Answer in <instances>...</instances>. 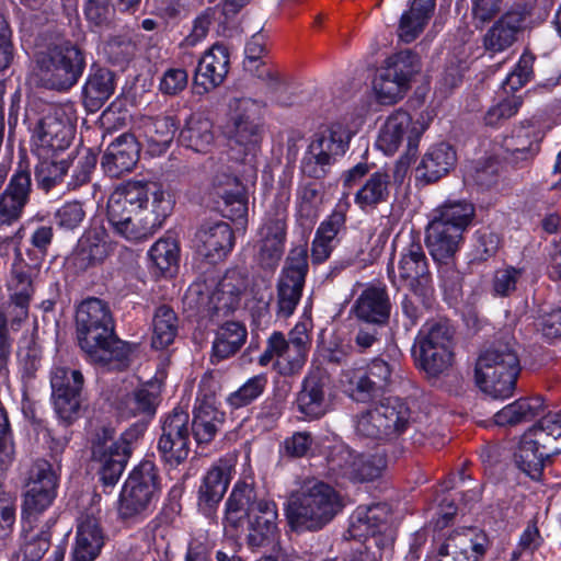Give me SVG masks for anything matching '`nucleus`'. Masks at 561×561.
<instances>
[{
    "label": "nucleus",
    "mask_w": 561,
    "mask_h": 561,
    "mask_svg": "<svg viewBox=\"0 0 561 561\" xmlns=\"http://www.w3.org/2000/svg\"><path fill=\"white\" fill-rule=\"evenodd\" d=\"M172 209L170 195L160 184L129 181L111 194L106 216L115 233L139 242L161 228Z\"/></svg>",
    "instance_id": "nucleus-1"
},
{
    "label": "nucleus",
    "mask_w": 561,
    "mask_h": 561,
    "mask_svg": "<svg viewBox=\"0 0 561 561\" xmlns=\"http://www.w3.org/2000/svg\"><path fill=\"white\" fill-rule=\"evenodd\" d=\"M108 305L99 298L83 300L76 311V332L79 346L90 360L121 368L130 354L129 345L117 337Z\"/></svg>",
    "instance_id": "nucleus-2"
},
{
    "label": "nucleus",
    "mask_w": 561,
    "mask_h": 561,
    "mask_svg": "<svg viewBox=\"0 0 561 561\" xmlns=\"http://www.w3.org/2000/svg\"><path fill=\"white\" fill-rule=\"evenodd\" d=\"M519 347L508 331L499 332L481 351L474 367L478 387L494 399L513 396L522 371Z\"/></svg>",
    "instance_id": "nucleus-3"
},
{
    "label": "nucleus",
    "mask_w": 561,
    "mask_h": 561,
    "mask_svg": "<svg viewBox=\"0 0 561 561\" xmlns=\"http://www.w3.org/2000/svg\"><path fill=\"white\" fill-rule=\"evenodd\" d=\"M342 507L341 497L334 488L312 479L305 481L290 495L286 515L294 530L316 531L329 524Z\"/></svg>",
    "instance_id": "nucleus-4"
},
{
    "label": "nucleus",
    "mask_w": 561,
    "mask_h": 561,
    "mask_svg": "<svg viewBox=\"0 0 561 561\" xmlns=\"http://www.w3.org/2000/svg\"><path fill=\"white\" fill-rule=\"evenodd\" d=\"M248 285L244 271L229 268L218 282L206 278L196 280L190 286L185 301L188 305L194 302L211 322L219 324L239 309Z\"/></svg>",
    "instance_id": "nucleus-5"
},
{
    "label": "nucleus",
    "mask_w": 561,
    "mask_h": 561,
    "mask_svg": "<svg viewBox=\"0 0 561 561\" xmlns=\"http://www.w3.org/2000/svg\"><path fill=\"white\" fill-rule=\"evenodd\" d=\"M227 139L230 158L252 165L265 135L264 104L250 98L233 99Z\"/></svg>",
    "instance_id": "nucleus-6"
},
{
    "label": "nucleus",
    "mask_w": 561,
    "mask_h": 561,
    "mask_svg": "<svg viewBox=\"0 0 561 561\" xmlns=\"http://www.w3.org/2000/svg\"><path fill=\"white\" fill-rule=\"evenodd\" d=\"M456 330L448 320L426 322L412 346L416 369L427 379L448 374L455 363Z\"/></svg>",
    "instance_id": "nucleus-7"
},
{
    "label": "nucleus",
    "mask_w": 561,
    "mask_h": 561,
    "mask_svg": "<svg viewBox=\"0 0 561 561\" xmlns=\"http://www.w3.org/2000/svg\"><path fill=\"white\" fill-rule=\"evenodd\" d=\"M561 453V410L548 412L522 436L514 453L517 468L538 480L547 460Z\"/></svg>",
    "instance_id": "nucleus-8"
},
{
    "label": "nucleus",
    "mask_w": 561,
    "mask_h": 561,
    "mask_svg": "<svg viewBox=\"0 0 561 561\" xmlns=\"http://www.w3.org/2000/svg\"><path fill=\"white\" fill-rule=\"evenodd\" d=\"M43 87L66 92L73 88L87 67V53L77 43L65 39L53 43L36 55Z\"/></svg>",
    "instance_id": "nucleus-9"
},
{
    "label": "nucleus",
    "mask_w": 561,
    "mask_h": 561,
    "mask_svg": "<svg viewBox=\"0 0 561 561\" xmlns=\"http://www.w3.org/2000/svg\"><path fill=\"white\" fill-rule=\"evenodd\" d=\"M412 412L400 398L389 397L355 416L356 434L370 439L399 437L410 426Z\"/></svg>",
    "instance_id": "nucleus-10"
},
{
    "label": "nucleus",
    "mask_w": 561,
    "mask_h": 561,
    "mask_svg": "<svg viewBox=\"0 0 561 561\" xmlns=\"http://www.w3.org/2000/svg\"><path fill=\"white\" fill-rule=\"evenodd\" d=\"M351 137V131L342 124H332L317 133L301 161V172L311 179L324 178L346 152Z\"/></svg>",
    "instance_id": "nucleus-11"
},
{
    "label": "nucleus",
    "mask_w": 561,
    "mask_h": 561,
    "mask_svg": "<svg viewBox=\"0 0 561 561\" xmlns=\"http://www.w3.org/2000/svg\"><path fill=\"white\" fill-rule=\"evenodd\" d=\"M160 489V478L153 461H141L129 474L118 502V514L123 519L145 512Z\"/></svg>",
    "instance_id": "nucleus-12"
},
{
    "label": "nucleus",
    "mask_w": 561,
    "mask_h": 561,
    "mask_svg": "<svg viewBox=\"0 0 561 561\" xmlns=\"http://www.w3.org/2000/svg\"><path fill=\"white\" fill-rule=\"evenodd\" d=\"M308 270L307 250H291L276 284L275 312L278 319L285 320L294 314L302 296Z\"/></svg>",
    "instance_id": "nucleus-13"
},
{
    "label": "nucleus",
    "mask_w": 561,
    "mask_h": 561,
    "mask_svg": "<svg viewBox=\"0 0 561 561\" xmlns=\"http://www.w3.org/2000/svg\"><path fill=\"white\" fill-rule=\"evenodd\" d=\"M84 377L79 369L57 366L50 373L51 399L58 417L67 425L79 419Z\"/></svg>",
    "instance_id": "nucleus-14"
},
{
    "label": "nucleus",
    "mask_w": 561,
    "mask_h": 561,
    "mask_svg": "<svg viewBox=\"0 0 561 561\" xmlns=\"http://www.w3.org/2000/svg\"><path fill=\"white\" fill-rule=\"evenodd\" d=\"M531 8L525 2L514 3L486 30L482 37L485 51L491 55L510 49L524 33Z\"/></svg>",
    "instance_id": "nucleus-15"
},
{
    "label": "nucleus",
    "mask_w": 561,
    "mask_h": 561,
    "mask_svg": "<svg viewBox=\"0 0 561 561\" xmlns=\"http://www.w3.org/2000/svg\"><path fill=\"white\" fill-rule=\"evenodd\" d=\"M190 415L174 409L162 425V434L158 442L161 459L171 467L183 463L190 455Z\"/></svg>",
    "instance_id": "nucleus-16"
},
{
    "label": "nucleus",
    "mask_w": 561,
    "mask_h": 561,
    "mask_svg": "<svg viewBox=\"0 0 561 561\" xmlns=\"http://www.w3.org/2000/svg\"><path fill=\"white\" fill-rule=\"evenodd\" d=\"M425 128L424 124L413 122L408 112L394 111L381 127L377 145L385 153L393 154L401 142L407 139V153L414 156Z\"/></svg>",
    "instance_id": "nucleus-17"
},
{
    "label": "nucleus",
    "mask_w": 561,
    "mask_h": 561,
    "mask_svg": "<svg viewBox=\"0 0 561 561\" xmlns=\"http://www.w3.org/2000/svg\"><path fill=\"white\" fill-rule=\"evenodd\" d=\"M72 125L57 113L43 116L34 129V153L38 158H59L73 139Z\"/></svg>",
    "instance_id": "nucleus-18"
},
{
    "label": "nucleus",
    "mask_w": 561,
    "mask_h": 561,
    "mask_svg": "<svg viewBox=\"0 0 561 561\" xmlns=\"http://www.w3.org/2000/svg\"><path fill=\"white\" fill-rule=\"evenodd\" d=\"M491 542L486 534L477 528L453 531L437 550L438 561H481Z\"/></svg>",
    "instance_id": "nucleus-19"
},
{
    "label": "nucleus",
    "mask_w": 561,
    "mask_h": 561,
    "mask_svg": "<svg viewBox=\"0 0 561 561\" xmlns=\"http://www.w3.org/2000/svg\"><path fill=\"white\" fill-rule=\"evenodd\" d=\"M161 400L162 382L157 379L149 380L123 396L117 402V410L124 417H139L134 425H144L142 436Z\"/></svg>",
    "instance_id": "nucleus-20"
},
{
    "label": "nucleus",
    "mask_w": 561,
    "mask_h": 561,
    "mask_svg": "<svg viewBox=\"0 0 561 561\" xmlns=\"http://www.w3.org/2000/svg\"><path fill=\"white\" fill-rule=\"evenodd\" d=\"M234 240L232 228L221 220H206L195 233L197 253L213 264L222 261L231 252Z\"/></svg>",
    "instance_id": "nucleus-21"
},
{
    "label": "nucleus",
    "mask_w": 561,
    "mask_h": 561,
    "mask_svg": "<svg viewBox=\"0 0 561 561\" xmlns=\"http://www.w3.org/2000/svg\"><path fill=\"white\" fill-rule=\"evenodd\" d=\"M230 67V54L222 43H215L199 58L193 82L198 93H207L221 85Z\"/></svg>",
    "instance_id": "nucleus-22"
},
{
    "label": "nucleus",
    "mask_w": 561,
    "mask_h": 561,
    "mask_svg": "<svg viewBox=\"0 0 561 561\" xmlns=\"http://www.w3.org/2000/svg\"><path fill=\"white\" fill-rule=\"evenodd\" d=\"M31 193V171L20 165L0 195V225H11L21 218Z\"/></svg>",
    "instance_id": "nucleus-23"
},
{
    "label": "nucleus",
    "mask_w": 561,
    "mask_h": 561,
    "mask_svg": "<svg viewBox=\"0 0 561 561\" xmlns=\"http://www.w3.org/2000/svg\"><path fill=\"white\" fill-rule=\"evenodd\" d=\"M37 273V265H31L22 257L20 250L15 251L12 264V289L8 310L14 313L12 321H22L27 318L31 297L34 293L33 278Z\"/></svg>",
    "instance_id": "nucleus-24"
},
{
    "label": "nucleus",
    "mask_w": 561,
    "mask_h": 561,
    "mask_svg": "<svg viewBox=\"0 0 561 561\" xmlns=\"http://www.w3.org/2000/svg\"><path fill=\"white\" fill-rule=\"evenodd\" d=\"M330 382L328 371L316 367L306 376L297 396L298 411L306 417L317 420L327 413L325 390Z\"/></svg>",
    "instance_id": "nucleus-25"
},
{
    "label": "nucleus",
    "mask_w": 561,
    "mask_h": 561,
    "mask_svg": "<svg viewBox=\"0 0 561 561\" xmlns=\"http://www.w3.org/2000/svg\"><path fill=\"white\" fill-rule=\"evenodd\" d=\"M398 277L408 287H433L428 260L420 239L412 238L398 262Z\"/></svg>",
    "instance_id": "nucleus-26"
},
{
    "label": "nucleus",
    "mask_w": 561,
    "mask_h": 561,
    "mask_svg": "<svg viewBox=\"0 0 561 561\" xmlns=\"http://www.w3.org/2000/svg\"><path fill=\"white\" fill-rule=\"evenodd\" d=\"M142 428V424L130 425L123 433L122 444H126L122 447L123 450H115L114 453H110V455H106L105 457L93 458L94 461L100 462L98 474L104 488H113L121 479L128 462V459L133 454L134 445L141 437Z\"/></svg>",
    "instance_id": "nucleus-27"
},
{
    "label": "nucleus",
    "mask_w": 561,
    "mask_h": 561,
    "mask_svg": "<svg viewBox=\"0 0 561 561\" xmlns=\"http://www.w3.org/2000/svg\"><path fill=\"white\" fill-rule=\"evenodd\" d=\"M139 144L133 134L124 133L106 148L101 165L111 178L130 172L139 159Z\"/></svg>",
    "instance_id": "nucleus-28"
},
{
    "label": "nucleus",
    "mask_w": 561,
    "mask_h": 561,
    "mask_svg": "<svg viewBox=\"0 0 561 561\" xmlns=\"http://www.w3.org/2000/svg\"><path fill=\"white\" fill-rule=\"evenodd\" d=\"M116 73L99 64H92L82 87V103L90 113L101 110L114 94Z\"/></svg>",
    "instance_id": "nucleus-29"
},
{
    "label": "nucleus",
    "mask_w": 561,
    "mask_h": 561,
    "mask_svg": "<svg viewBox=\"0 0 561 561\" xmlns=\"http://www.w3.org/2000/svg\"><path fill=\"white\" fill-rule=\"evenodd\" d=\"M392 305L385 287L369 286L355 300L352 310L356 319L364 323L387 325Z\"/></svg>",
    "instance_id": "nucleus-30"
},
{
    "label": "nucleus",
    "mask_w": 561,
    "mask_h": 561,
    "mask_svg": "<svg viewBox=\"0 0 561 561\" xmlns=\"http://www.w3.org/2000/svg\"><path fill=\"white\" fill-rule=\"evenodd\" d=\"M263 504H274V502L259 500L253 484L238 482L226 502V522L237 528L243 518L260 513Z\"/></svg>",
    "instance_id": "nucleus-31"
},
{
    "label": "nucleus",
    "mask_w": 561,
    "mask_h": 561,
    "mask_svg": "<svg viewBox=\"0 0 561 561\" xmlns=\"http://www.w3.org/2000/svg\"><path fill=\"white\" fill-rule=\"evenodd\" d=\"M463 241L459 228L447 227L438 221H430L425 230V243L435 262L454 260Z\"/></svg>",
    "instance_id": "nucleus-32"
},
{
    "label": "nucleus",
    "mask_w": 561,
    "mask_h": 561,
    "mask_svg": "<svg viewBox=\"0 0 561 561\" xmlns=\"http://www.w3.org/2000/svg\"><path fill=\"white\" fill-rule=\"evenodd\" d=\"M104 534L98 518L84 516L77 528L71 561H94L104 546Z\"/></svg>",
    "instance_id": "nucleus-33"
},
{
    "label": "nucleus",
    "mask_w": 561,
    "mask_h": 561,
    "mask_svg": "<svg viewBox=\"0 0 561 561\" xmlns=\"http://www.w3.org/2000/svg\"><path fill=\"white\" fill-rule=\"evenodd\" d=\"M230 471L231 467L224 462L207 471L198 490V506L204 514L210 515L222 500L229 485Z\"/></svg>",
    "instance_id": "nucleus-34"
},
{
    "label": "nucleus",
    "mask_w": 561,
    "mask_h": 561,
    "mask_svg": "<svg viewBox=\"0 0 561 561\" xmlns=\"http://www.w3.org/2000/svg\"><path fill=\"white\" fill-rule=\"evenodd\" d=\"M230 471L231 467L224 462L207 471L198 490V506L204 514L210 515L222 500L229 485Z\"/></svg>",
    "instance_id": "nucleus-35"
},
{
    "label": "nucleus",
    "mask_w": 561,
    "mask_h": 561,
    "mask_svg": "<svg viewBox=\"0 0 561 561\" xmlns=\"http://www.w3.org/2000/svg\"><path fill=\"white\" fill-rule=\"evenodd\" d=\"M457 161L456 151L447 142H440L428 149L416 171L426 183H434L447 175Z\"/></svg>",
    "instance_id": "nucleus-36"
},
{
    "label": "nucleus",
    "mask_w": 561,
    "mask_h": 561,
    "mask_svg": "<svg viewBox=\"0 0 561 561\" xmlns=\"http://www.w3.org/2000/svg\"><path fill=\"white\" fill-rule=\"evenodd\" d=\"M277 508L276 504H263V510L247 517L245 542L251 549H259L270 546L277 531Z\"/></svg>",
    "instance_id": "nucleus-37"
},
{
    "label": "nucleus",
    "mask_w": 561,
    "mask_h": 561,
    "mask_svg": "<svg viewBox=\"0 0 561 561\" xmlns=\"http://www.w3.org/2000/svg\"><path fill=\"white\" fill-rule=\"evenodd\" d=\"M215 341L213 342V352L210 356L211 364L227 359L236 355L247 342L248 331L245 325L239 321H221Z\"/></svg>",
    "instance_id": "nucleus-38"
},
{
    "label": "nucleus",
    "mask_w": 561,
    "mask_h": 561,
    "mask_svg": "<svg viewBox=\"0 0 561 561\" xmlns=\"http://www.w3.org/2000/svg\"><path fill=\"white\" fill-rule=\"evenodd\" d=\"M410 295H404L401 300V313H397V321L409 331L431 311L435 304L434 287H410Z\"/></svg>",
    "instance_id": "nucleus-39"
},
{
    "label": "nucleus",
    "mask_w": 561,
    "mask_h": 561,
    "mask_svg": "<svg viewBox=\"0 0 561 561\" xmlns=\"http://www.w3.org/2000/svg\"><path fill=\"white\" fill-rule=\"evenodd\" d=\"M104 238L105 230L102 228L85 230L73 253L75 265L80 270H88L103 262L108 254L107 242Z\"/></svg>",
    "instance_id": "nucleus-40"
},
{
    "label": "nucleus",
    "mask_w": 561,
    "mask_h": 561,
    "mask_svg": "<svg viewBox=\"0 0 561 561\" xmlns=\"http://www.w3.org/2000/svg\"><path fill=\"white\" fill-rule=\"evenodd\" d=\"M542 137L541 131L531 126L517 128L503 141V148L510 154L507 159L516 163L533 159L540 150Z\"/></svg>",
    "instance_id": "nucleus-41"
},
{
    "label": "nucleus",
    "mask_w": 561,
    "mask_h": 561,
    "mask_svg": "<svg viewBox=\"0 0 561 561\" xmlns=\"http://www.w3.org/2000/svg\"><path fill=\"white\" fill-rule=\"evenodd\" d=\"M225 421V413L208 401H202L194 410L191 424L192 434L197 444L210 443Z\"/></svg>",
    "instance_id": "nucleus-42"
},
{
    "label": "nucleus",
    "mask_w": 561,
    "mask_h": 561,
    "mask_svg": "<svg viewBox=\"0 0 561 561\" xmlns=\"http://www.w3.org/2000/svg\"><path fill=\"white\" fill-rule=\"evenodd\" d=\"M55 523L56 520L50 518L38 530H24L23 542L13 553L12 561H39L51 546V528Z\"/></svg>",
    "instance_id": "nucleus-43"
},
{
    "label": "nucleus",
    "mask_w": 561,
    "mask_h": 561,
    "mask_svg": "<svg viewBox=\"0 0 561 561\" xmlns=\"http://www.w3.org/2000/svg\"><path fill=\"white\" fill-rule=\"evenodd\" d=\"M391 191V176L387 172L377 171L369 175L355 194V203L363 210L375 209L388 202Z\"/></svg>",
    "instance_id": "nucleus-44"
},
{
    "label": "nucleus",
    "mask_w": 561,
    "mask_h": 561,
    "mask_svg": "<svg viewBox=\"0 0 561 561\" xmlns=\"http://www.w3.org/2000/svg\"><path fill=\"white\" fill-rule=\"evenodd\" d=\"M213 124L209 119L191 116L180 131L179 141L199 153H207L214 145Z\"/></svg>",
    "instance_id": "nucleus-45"
},
{
    "label": "nucleus",
    "mask_w": 561,
    "mask_h": 561,
    "mask_svg": "<svg viewBox=\"0 0 561 561\" xmlns=\"http://www.w3.org/2000/svg\"><path fill=\"white\" fill-rule=\"evenodd\" d=\"M542 405L543 400L540 397L518 399L499 411L494 415V422L499 426H514L530 422L539 415Z\"/></svg>",
    "instance_id": "nucleus-46"
},
{
    "label": "nucleus",
    "mask_w": 561,
    "mask_h": 561,
    "mask_svg": "<svg viewBox=\"0 0 561 561\" xmlns=\"http://www.w3.org/2000/svg\"><path fill=\"white\" fill-rule=\"evenodd\" d=\"M179 330V319L175 311L167 306H159L152 319L151 345L156 350L167 348L174 342Z\"/></svg>",
    "instance_id": "nucleus-47"
},
{
    "label": "nucleus",
    "mask_w": 561,
    "mask_h": 561,
    "mask_svg": "<svg viewBox=\"0 0 561 561\" xmlns=\"http://www.w3.org/2000/svg\"><path fill=\"white\" fill-rule=\"evenodd\" d=\"M474 217V206L466 201H447L435 210L432 221H438L447 227L459 228L462 232Z\"/></svg>",
    "instance_id": "nucleus-48"
},
{
    "label": "nucleus",
    "mask_w": 561,
    "mask_h": 561,
    "mask_svg": "<svg viewBox=\"0 0 561 561\" xmlns=\"http://www.w3.org/2000/svg\"><path fill=\"white\" fill-rule=\"evenodd\" d=\"M382 68L411 87V81L422 69L421 57L411 49H403L388 57Z\"/></svg>",
    "instance_id": "nucleus-49"
},
{
    "label": "nucleus",
    "mask_w": 561,
    "mask_h": 561,
    "mask_svg": "<svg viewBox=\"0 0 561 561\" xmlns=\"http://www.w3.org/2000/svg\"><path fill=\"white\" fill-rule=\"evenodd\" d=\"M84 16L93 32L112 31L116 27V10L112 0H87Z\"/></svg>",
    "instance_id": "nucleus-50"
},
{
    "label": "nucleus",
    "mask_w": 561,
    "mask_h": 561,
    "mask_svg": "<svg viewBox=\"0 0 561 561\" xmlns=\"http://www.w3.org/2000/svg\"><path fill=\"white\" fill-rule=\"evenodd\" d=\"M39 162L35 168V180L42 190L49 192L61 183L69 169L68 158H38Z\"/></svg>",
    "instance_id": "nucleus-51"
},
{
    "label": "nucleus",
    "mask_w": 561,
    "mask_h": 561,
    "mask_svg": "<svg viewBox=\"0 0 561 561\" xmlns=\"http://www.w3.org/2000/svg\"><path fill=\"white\" fill-rule=\"evenodd\" d=\"M388 515L389 507L386 504L371 505L364 513L358 511L350 533L353 537H362L364 534L369 536L379 535V526L386 524Z\"/></svg>",
    "instance_id": "nucleus-52"
},
{
    "label": "nucleus",
    "mask_w": 561,
    "mask_h": 561,
    "mask_svg": "<svg viewBox=\"0 0 561 561\" xmlns=\"http://www.w3.org/2000/svg\"><path fill=\"white\" fill-rule=\"evenodd\" d=\"M178 129L179 121L174 116H157L151 118L146 126V135L151 146H156L159 151H163L173 141Z\"/></svg>",
    "instance_id": "nucleus-53"
},
{
    "label": "nucleus",
    "mask_w": 561,
    "mask_h": 561,
    "mask_svg": "<svg viewBox=\"0 0 561 561\" xmlns=\"http://www.w3.org/2000/svg\"><path fill=\"white\" fill-rule=\"evenodd\" d=\"M22 518L28 524L44 513L54 502L57 490L45 488H24Z\"/></svg>",
    "instance_id": "nucleus-54"
},
{
    "label": "nucleus",
    "mask_w": 561,
    "mask_h": 561,
    "mask_svg": "<svg viewBox=\"0 0 561 561\" xmlns=\"http://www.w3.org/2000/svg\"><path fill=\"white\" fill-rule=\"evenodd\" d=\"M374 89L381 104H393L404 96L410 85L381 68L374 81Z\"/></svg>",
    "instance_id": "nucleus-55"
},
{
    "label": "nucleus",
    "mask_w": 561,
    "mask_h": 561,
    "mask_svg": "<svg viewBox=\"0 0 561 561\" xmlns=\"http://www.w3.org/2000/svg\"><path fill=\"white\" fill-rule=\"evenodd\" d=\"M137 44L127 34L110 35L103 42V51L114 66L127 65L136 55Z\"/></svg>",
    "instance_id": "nucleus-56"
},
{
    "label": "nucleus",
    "mask_w": 561,
    "mask_h": 561,
    "mask_svg": "<svg viewBox=\"0 0 561 561\" xmlns=\"http://www.w3.org/2000/svg\"><path fill=\"white\" fill-rule=\"evenodd\" d=\"M347 386L350 397L357 402L367 403L385 393L363 369L352 371Z\"/></svg>",
    "instance_id": "nucleus-57"
},
{
    "label": "nucleus",
    "mask_w": 561,
    "mask_h": 561,
    "mask_svg": "<svg viewBox=\"0 0 561 561\" xmlns=\"http://www.w3.org/2000/svg\"><path fill=\"white\" fill-rule=\"evenodd\" d=\"M179 256L180 248L178 241L172 237L159 239L149 251L150 260L161 273L176 266Z\"/></svg>",
    "instance_id": "nucleus-58"
},
{
    "label": "nucleus",
    "mask_w": 561,
    "mask_h": 561,
    "mask_svg": "<svg viewBox=\"0 0 561 561\" xmlns=\"http://www.w3.org/2000/svg\"><path fill=\"white\" fill-rule=\"evenodd\" d=\"M58 486V476L51 463L43 458L35 459L25 474L24 488L55 489Z\"/></svg>",
    "instance_id": "nucleus-59"
},
{
    "label": "nucleus",
    "mask_w": 561,
    "mask_h": 561,
    "mask_svg": "<svg viewBox=\"0 0 561 561\" xmlns=\"http://www.w3.org/2000/svg\"><path fill=\"white\" fill-rule=\"evenodd\" d=\"M357 455L348 447H334L328 457L329 470L336 478L353 481Z\"/></svg>",
    "instance_id": "nucleus-60"
},
{
    "label": "nucleus",
    "mask_w": 561,
    "mask_h": 561,
    "mask_svg": "<svg viewBox=\"0 0 561 561\" xmlns=\"http://www.w3.org/2000/svg\"><path fill=\"white\" fill-rule=\"evenodd\" d=\"M55 222L58 228L65 231H77L87 221L84 205L79 201L67 202L55 213Z\"/></svg>",
    "instance_id": "nucleus-61"
},
{
    "label": "nucleus",
    "mask_w": 561,
    "mask_h": 561,
    "mask_svg": "<svg viewBox=\"0 0 561 561\" xmlns=\"http://www.w3.org/2000/svg\"><path fill=\"white\" fill-rule=\"evenodd\" d=\"M218 208L224 217L238 221L241 224L247 222L248 216V197L245 194V190L242 188L240 192H232L228 194L227 191L220 192V197H218Z\"/></svg>",
    "instance_id": "nucleus-62"
},
{
    "label": "nucleus",
    "mask_w": 561,
    "mask_h": 561,
    "mask_svg": "<svg viewBox=\"0 0 561 561\" xmlns=\"http://www.w3.org/2000/svg\"><path fill=\"white\" fill-rule=\"evenodd\" d=\"M266 385V375L260 374L253 376L228 397V402L234 409L247 407L263 393Z\"/></svg>",
    "instance_id": "nucleus-63"
},
{
    "label": "nucleus",
    "mask_w": 561,
    "mask_h": 561,
    "mask_svg": "<svg viewBox=\"0 0 561 561\" xmlns=\"http://www.w3.org/2000/svg\"><path fill=\"white\" fill-rule=\"evenodd\" d=\"M387 466V460L382 455H357L354 472V482L373 481L379 478Z\"/></svg>",
    "instance_id": "nucleus-64"
}]
</instances>
